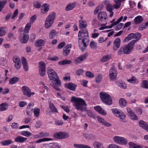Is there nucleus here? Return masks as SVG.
I'll use <instances>...</instances> for the list:
<instances>
[{
  "label": "nucleus",
  "mask_w": 148,
  "mask_h": 148,
  "mask_svg": "<svg viewBox=\"0 0 148 148\" xmlns=\"http://www.w3.org/2000/svg\"><path fill=\"white\" fill-rule=\"evenodd\" d=\"M38 68L40 75L41 76H44L46 71L45 63L42 61L39 62L38 63Z\"/></svg>",
  "instance_id": "obj_9"
},
{
  "label": "nucleus",
  "mask_w": 148,
  "mask_h": 148,
  "mask_svg": "<svg viewBox=\"0 0 148 148\" xmlns=\"http://www.w3.org/2000/svg\"><path fill=\"white\" fill-rule=\"evenodd\" d=\"M76 5L75 3H73L68 4L65 7V10L66 11H69L73 9L75 7Z\"/></svg>",
  "instance_id": "obj_31"
},
{
  "label": "nucleus",
  "mask_w": 148,
  "mask_h": 148,
  "mask_svg": "<svg viewBox=\"0 0 148 148\" xmlns=\"http://www.w3.org/2000/svg\"><path fill=\"white\" fill-rule=\"evenodd\" d=\"M40 110L38 108H35L34 110V115L35 117H38L40 114Z\"/></svg>",
  "instance_id": "obj_45"
},
{
  "label": "nucleus",
  "mask_w": 148,
  "mask_h": 148,
  "mask_svg": "<svg viewBox=\"0 0 148 148\" xmlns=\"http://www.w3.org/2000/svg\"><path fill=\"white\" fill-rule=\"evenodd\" d=\"M98 19L102 22H106V20L107 18V16L106 12L102 11L99 12L97 15Z\"/></svg>",
  "instance_id": "obj_15"
},
{
  "label": "nucleus",
  "mask_w": 148,
  "mask_h": 148,
  "mask_svg": "<svg viewBox=\"0 0 148 148\" xmlns=\"http://www.w3.org/2000/svg\"><path fill=\"white\" fill-rule=\"evenodd\" d=\"M61 132L55 133L53 135L54 137L55 138L61 139Z\"/></svg>",
  "instance_id": "obj_57"
},
{
  "label": "nucleus",
  "mask_w": 148,
  "mask_h": 148,
  "mask_svg": "<svg viewBox=\"0 0 148 148\" xmlns=\"http://www.w3.org/2000/svg\"><path fill=\"white\" fill-rule=\"evenodd\" d=\"M102 7L101 6L97 7L95 9L94 11V14L95 15H96L98 13V12L101 11V10Z\"/></svg>",
  "instance_id": "obj_60"
},
{
  "label": "nucleus",
  "mask_w": 148,
  "mask_h": 148,
  "mask_svg": "<svg viewBox=\"0 0 148 148\" xmlns=\"http://www.w3.org/2000/svg\"><path fill=\"white\" fill-rule=\"evenodd\" d=\"M47 73L49 79L53 84L52 87L56 90L60 91L58 87L61 85V82L55 71L51 68L48 67L47 69Z\"/></svg>",
  "instance_id": "obj_2"
},
{
  "label": "nucleus",
  "mask_w": 148,
  "mask_h": 148,
  "mask_svg": "<svg viewBox=\"0 0 148 148\" xmlns=\"http://www.w3.org/2000/svg\"><path fill=\"white\" fill-rule=\"evenodd\" d=\"M7 2V1H0V12H1Z\"/></svg>",
  "instance_id": "obj_46"
},
{
  "label": "nucleus",
  "mask_w": 148,
  "mask_h": 148,
  "mask_svg": "<svg viewBox=\"0 0 148 148\" xmlns=\"http://www.w3.org/2000/svg\"><path fill=\"white\" fill-rule=\"evenodd\" d=\"M97 120L99 122L102 123V125L106 127L110 126L111 124L104 120L100 116L97 117Z\"/></svg>",
  "instance_id": "obj_19"
},
{
  "label": "nucleus",
  "mask_w": 148,
  "mask_h": 148,
  "mask_svg": "<svg viewBox=\"0 0 148 148\" xmlns=\"http://www.w3.org/2000/svg\"><path fill=\"white\" fill-rule=\"evenodd\" d=\"M71 62V61L70 60H61L58 62V64L60 65H64L66 64H69Z\"/></svg>",
  "instance_id": "obj_37"
},
{
  "label": "nucleus",
  "mask_w": 148,
  "mask_h": 148,
  "mask_svg": "<svg viewBox=\"0 0 148 148\" xmlns=\"http://www.w3.org/2000/svg\"><path fill=\"white\" fill-rule=\"evenodd\" d=\"M119 86L121 88L125 89L127 88V86L126 84L123 82H120L118 84Z\"/></svg>",
  "instance_id": "obj_56"
},
{
  "label": "nucleus",
  "mask_w": 148,
  "mask_h": 148,
  "mask_svg": "<svg viewBox=\"0 0 148 148\" xmlns=\"http://www.w3.org/2000/svg\"><path fill=\"white\" fill-rule=\"evenodd\" d=\"M121 138V137L116 136L114 137L113 139L115 142L119 144V142Z\"/></svg>",
  "instance_id": "obj_55"
},
{
  "label": "nucleus",
  "mask_w": 148,
  "mask_h": 148,
  "mask_svg": "<svg viewBox=\"0 0 148 148\" xmlns=\"http://www.w3.org/2000/svg\"><path fill=\"white\" fill-rule=\"evenodd\" d=\"M102 102L105 104L110 106L112 103V100L110 96L105 92H100L99 93Z\"/></svg>",
  "instance_id": "obj_4"
},
{
  "label": "nucleus",
  "mask_w": 148,
  "mask_h": 148,
  "mask_svg": "<svg viewBox=\"0 0 148 148\" xmlns=\"http://www.w3.org/2000/svg\"><path fill=\"white\" fill-rule=\"evenodd\" d=\"M117 72L116 69L114 66H112L110 70L109 77L112 80H114L117 76Z\"/></svg>",
  "instance_id": "obj_11"
},
{
  "label": "nucleus",
  "mask_w": 148,
  "mask_h": 148,
  "mask_svg": "<svg viewBox=\"0 0 148 148\" xmlns=\"http://www.w3.org/2000/svg\"><path fill=\"white\" fill-rule=\"evenodd\" d=\"M127 111L128 114V116L130 118L134 121H137L138 118L137 115L133 112L130 108H127Z\"/></svg>",
  "instance_id": "obj_14"
},
{
  "label": "nucleus",
  "mask_w": 148,
  "mask_h": 148,
  "mask_svg": "<svg viewBox=\"0 0 148 148\" xmlns=\"http://www.w3.org/2000/svg\"><path fill=\"white\" fill-rule=\"evenodd\" d=\"M127 81L128 82L134 84H136L139 82L138 80L134 76H132L130 79H127Z\"/></svg>",
  "instance_id": "obj_34"
},
{
  "label": "nucleus",
  "mask_w": 148,
  "mask_h": 148,
  "mask_svg": "<svg viewBox=\"0 0 148 148\" xmlns=\"http://www.w3.org/2000/svg\"><path fill=\"white\" fill-rule=\"evenodd\" d=\"M61 139H63L67 138L69 136V134L67 132H61Z\"/></svg>",
  "instance_id": "obj_51"
},
{
  "label": "nucleus",
  "mask_w": 148,
  "mask_h": 148,
  "mask_svg": "<svg viewBox=\"0 0 148 148\" xmlns=\"http://www.w3.org/2000/svg\"><path fill=\"white\" fill-rule=\"evenodd\" d=\"M138 124L141 127L148 132V125L143 120H140Z\"/></svg>",
  "instance_id": "obj_21"
},
{
  "label": "nucleus",
  "mask_w": 148,
  "mask_h": 148,
  "mask_svg": "<svg viewBox=\"0 0 148 148\" xmlns=\"http://www.w3.org/2000/svg\"><path fill=\"white\" fill-rule=\"evenodd\" d=\"M77 86L76 85L70 82L68 83L67 85V88L70 90L75 91L76 90Z\"/></svg>",
  "instance_id": "obj_27"
},
{
  "label": "nucleus",
  "mask_w": 148,
  "mask_h": 148,
  "mask_svg": "<svg viewBox=\"0 0 148 148\" xmlns=\"http://www.w3.org/2000/svg\"><path fill=\"white\" fill-rule=\"evenodd\" d=\"M41 138L44 137L48 136H49V133L46 132H41L40 133Z\"/></svg>",
  "instance_id": "obj_61"
},
{
  "label": "nucleus",
  "mask_w": 148,
  "mask_h": 148,
  "mask_svg": "<svg viewBox=\"0 0 148 148\" xmlns=\"http://www.w3.org/2000/svg\"><path fill=\"white\" fill-rule=\"evenodd\" d=\"M112 111L116 117L120 119L124 120L125 118V114L121 110L116 108H114L112 109Z\"/></svg>",
  "instance_id": "obj_7"
},
{
  "label": "nucleus",
  "mask_w": 148,
  "mask_h": 148,
  "mask_svg": "<svg viewBox=\"0 0 148 148\" xmlns=\"http://www.w3.org/2000/svg\"><path fill=\"white\" fill-rule=\"evenodd\" d=\"M13 61L14 63V66L15 69L17 70H19L21 66L20 58L17 56H15L13 57Z\"/></svg>",
  "instance_id": "obj_12"
},
{
  "label": "nucleus",
  "mask_w": 148,
  "mask_h": 148,
  "mask_svg": "<svg viewBox=\"0 0 148 148\" xmlns=\"http://www.w3.org/2000/svg\"><path fill=\"white\" fill-rule=\"evenodd\" d=\"M109 60V56L108 55H105L101 59V61L102 62H105Z\"/></svg>",
  "instance_id": "obj_58"
},
{
  "label": "nucleus",
  "mask_w": 148,
  "mask_h": 148,
  "mask_svg": "<svg viewBox=\"0 0 148 148\" xmlns=\"http://www.w3.org/2000/svg\"><path fill=\"white\" fill-rule=\"evenodd\" d=\"M13 141L11 139L6 140H3L1 142V144L3 146H7L13 143Z\"/></svg>",
  "instance_id": "obj_29"
},
{
  "label": "nucleus",
  "mask_w": 148,
  "mask_h": 148,
  "mask_svg": "<svg viewBox=\"0 0 148 148\" xmlns=\"http://www.w3.org/2000/svg\"><path fill=\"white\" fill-rule=\"evenodd\" d=\"M86 75L87 77L91 78H92L94 77V74L89 71H87L86 72Z\"/></svg>",
  "instance_id": "obj_54"
},
{
  "label": "nucleus",
  "mask_w": 148,
  "mask_h": 148,
  "mask_svg": "<svg viewBox=\"0 0 148 148\" xmlns=\"http://www.w3.org/2000/svg\"><path fill=\"white\" fill-rule=\"evenodd\" d=\"M27 138H26L18 136L14 138V141L18 143H22L26 141Z\"/></svg>",
  "instance_id": "obj_24"
},
{
  "label": "nucleus",
  "mask_w": 148,
  "mask_h": 148,
  "mask_svg": "<svg viewBox=\"0 0 148 148\" xmlns=\"http://www.w3.org/2000/svg\"><path fill=\"white\" fill-rule=\"evenodd\" d=\"M19 79L17 77H13L11 78L9 80V82L10 84H13L19 81Z\"/></svg>",
  "instance_id": "obj_40"
},
{
  "label": "nucleus",
  "mask_w": 148,
  "mask_h": 148,
  "mask_svg": "<svg viewBox=\"0 0 148 148\" xmlns=\"http://www.w3.org/2000/svg\"><path fill=\"white\" fill-rule=\"evenodd\" d=\"M74 146L77 148H91L88 145L82 144H75Z\"/></svg>",
  "instance_id": "obj_39"
},
{
  "label": "nucleus",
  "mask_w": 148,
  "mask_h": 148,
  "mask_svg": "<svg viewBox=\"0 0 148 148\" xmlns=\"http://www.w3.org/2000/svg\"><path fill=\"white\" fill-rule=\"evenodd\" d=\"M71 101L74 103L73 105L77 110L83 112L84 111L85 108L84 106H86L85 102L82 99L77 98L75 97H71Z\"/></svg>",
  "instance_id": "obj_3"
},
{
  "label": "nucleus",
  "mask_w": 148,
  "mask_h": 148,
  "mask_svg": "<svg viewBox=\"0 0 148 148\" xmlns=\"http://www.w3.org/2000/svg\"><path fill=\"white\" fill-rule=\"evenodd\" d=\"M79 28L82 29L78 33V37L79 46L82 51H84L88 45L89 41V36L86 21L82 20L79 21Z\"/></svg>",
  "instance_id": "obj_1"
},
{
  "label": "nucleus",
  "mask_w": 148,
  "mask_h": 148,
  "mask_svg": "<svg viewBox=\"0 0 148 148\" xmlns=\"http://www.w3.org/2000/svg\"><path fill=\"white\" fill-rule=\"evenodd\" d=\"M9 105L6 103H4L0 104V112L3 111L8 109Z\"/></svg>",
  "instance_id": "obj_26"
},
{
  "label": "nucleus",
  "mask_w": 148,
  "mask_h": 148,
  "mask_svg": "<svg viewBox=\"0 0 148 148\" xmlns=\"http://www.w3.org/2000/svg\"><path fill=\"white\" fill-rule=\"evenodd\" d=\"M94 109L97 112L102 115H106L107 114L106 112L99 106H95Z\"/></svg>",
  "instance_id": "obj_18"
},
{
  "label": "nucleus",
  "mask_w": 148,
  "mask_h": 148,
  "mask_svg": "<svg viewBox=\"0 0 148 148\" xmlns=\"http://www.w3.org/2000/svg\"><path fill=\"white\" fill-rule=\"evenodd\" d=\"M108 148H122L116 145L110 144L108 147Z\"/></svg>",
  "instance_id": "obj_64"
},
{
  "label": "nucleus",
  "mask_w": 148,
  "mask_h": 148,
  "mask_svg": "<svg viewBox=\"0 0 148 148\" xmlns=\"http://www.w3.org/2000/svg\"><path fill=\"white\" fill-rule=\"evenodd\" d=\"M119 103L121 107H123L126 106L127 102L125 99L121 98L119 100Z\"/></svg>",
  "instance_id": "obj_44"
},
{
  "label": "nucleus",
  "mask_w": 148,
  "mask_h": 148,
  "mask_svg": "<svg viewBox=\"0 0 148 148\" xmlns=\"http://www.w3.org/2000/svg\"><path fill=\"white\" fill-rule=\"evenodd\" d=\"M93 146L95 148H104L103 143L99 141H95L93 143Z\"/></svg>",
  "instance_id": "obj_25"
},
{
  "label": "nucleus",
  "mask_w": 148,
  "mask_h": 148,
  "mask_svg": "<svg viewBox=\"0 0 148 148\" xmlns=\"http://www.w3.org/2000/svg\"><path fill=\"white\" fill-rule=\"evenodd\" d=\"M90 47L92 49H96L97 48V44L94 41L90 42Z\"/></svg>",
  "instance_id": "obj_53"
},
{
  "label": "nucleus",
  "mask_w": 148,
  "mask_h": 148,
  "mask_svg": "<svg viewBox=\"0 0 148 148\" xmlns=\"http://www.w3.org/2000/svg\"><path fill=\"white\" fill-rule=\"evenodd\" d=\"M66 43L64 42H62L60 43L57 46L58 49H61L65 46Z\"/></svg>",
  "instance_id": "obj_63"
},
{
  "label": "nucleus",
  "mask_w": 148,
  "mask_h": 148,
  "mask_svg": "<svg viewBox=\"0 0 148 148\" xmlns=\"http://www.w3.org/2000/svg\"><path fill=\"white\" fill-rule=\"evenodd\" d=\"M1 60L0 61V65L1 66H5L7 63V61L6 59L3 58H1Z\"/></svg>",
  "instance_id": "obj_52"
},
{
  "label": "nucleus",
  "mask_w": 148,
  "mask_h": 148,
  "mask_svg": "<svg viewBox=\"0 0 148 148\" xmlns=\"http://www.w3.org/2000/svg\"><path fill=\"white\" fill-rule=\"evenodd\" d=\"M135 41H131L127 45L124 47V53L126 54H129L132 51L134 46Z\"/></svg>",
  "instance_id": "obj_8"
},
{
  "label": "nucleus",
  "mask_w": 148,
  "mask_h": 148,
  "mask_svg": "<svg viewBox=\"0 0 148 148\" xmlns=\"http://www.w3.org/2000/svg\"><path fill=\"white\" fill-rule=\"evenodd\" d=\"M33 109L32 108H29L27 107V110H26L27 115L28 116H31L33 112Z\"/></svg>",
  "instance_id": "obj_50"
},
{
  "label": "nucleus",
  "mask_w": 148,
  "mask_h": 148,
  "mask_svg": "<svg viewBox=\"0 0 148 148\" xmlns=\"http://www.w3.org/2000/svg\"><path fill=\"white\" fill-rule=\"evenodd\" d=\"M55 18L56 14L54 12L48 16L45 22V27L46 28L48 29L52 25Z\"/></svg>",
  "instance_id": "obj_6"
},
{
  "label": "nucleus",
  "mask_w": 148,
  "mask_h": 148,
  "mask_svg": "<svg viewBox=\"0 0 148 148\" xmlns=\"http://www.w3.org/2000/svg\"><path fill=\"white\" fill-rule=\"evenodd\" d=\"M22 90L23 94L28 97H30L31 95L35 94L34 92H32L30 89L28 87L25 86L22 87Z\"/></svg>",
  "instance_id": "obj_10"
},
{
  "label": "nucleus",
  "mask_w": 148,
  "mask_h": 148,
  "mask_svg": "<svg viewBox=\"0 0 148 148\" xmlns=\"http://www.w3.org/2000/svg\"><path fill=\"white\" fill-rule=\"evenodd\" d=\"M127 141L126 139L123 137H121L119 142V144L126 145L127 143Z\"/></svg>",
  "instance_id": "obj_49"
},
{
  "label": "nucleus",
  "mask_w": 148,
  "mask_h": 148,
  "mask_svg": "<svg viewBox=\"0 0 148 148\" xmlns=\"http://www.w3.org/2000/svg\"><path fill=\"white\" fill-rule=\"evenodd\" d=\"M45 41L42 39H39L36 40L35 43V45L37 47H39L44 46L45 44Z\"/></svg>",
  "instance_id": "obj_23"
},
{
  "label": "nucleus",
  "mask_w": 148,
  "mask_h": 148,
  "mask_svg": "<svg viewBox=\"0 0 148 148\" xmlns=\"http://www.w3.org/2000/svg\"><path fill=\"white\" fill-rule=\"evenodd\" d=\"M21 62L24 70L25 71H28V66L26 58L24 57H22Z\"/></svg>",
  "instance_id": "obj_22"
},
{
  "label": "nucleus",
  "mask_w": 148,
  "mask_h": 148,
  "mask_svg": "<svg viewBox=\"0 0 148 148\" xmlns=\"http://www.w3.org/2000/svg\"><path fill=\"white\" fill-rule=\"evenodd\" d=\"M72 48L71 44L66 45L63 49V55L64 56H67L70 53Z\"/></svg>",
  "instance_id": "obj_16"
},
{
  "label": "nucleus",
  "mask_w": 148,
  "mask_h": 148,
  "mask_svg": "<svg viewBox=\"0 0 148 148\" xmlns=\"http://www.w3.org/2000/svg\"><path fill=\"white\" fill-rule=\"evenodd\" d=\"M143 20V19L142 17L140 15L137 16L134 19V23L136 24L140 23Z\"/></svg>",
  "instance_id": "obj_33"
},
{
  "label": "nucleus",
  "mask_w": 148,
  "mask_h": 148,
  "mask_svg": "<svg viewBox=\"0 0 148 148\" xmlns=\"http://www.w3.org/2000/svg\"><path fill=\"white\" fill-rule=\"evenodd\" d=\"M141 34L139 33H132L129 34L124 39V41L128 42L133 38L134 39L132 41H134L135 43L141 37Z\"/></svg>",
  "instance_id": "obj_5"
},
{
  "label": "nucleus",
  "mask_w": 148,
  "mask_h": 148,
  "mask_svg": "<svg viewBox=\"0 0 148 148\" xmlns=\"http://www.w3.org/2000/svg\"><path fill=\"white\" fill-rule=\"evenodd\" d=\"M7 31L6 27H0V37H2L5 35Z\"/></svg>",
  "instance_id": "obj_28"
},
{
  "label": "nucleus",
  "mask_w": 148,
  "mask_h": 148,
  "mask_svg": "<svg viewBox=\"0 0 148 148\" xmlns=\"http://www.w3.org/2000/svg\"><path fill=\"white\" fill-rule=\"evenodd\" d=\"M102 78V76L101 75H98L96 78V81L97 83L100 82Z\"/></svg>",
  "instance_id": "obj_59"
},
{
  "label": "nucleus",
  "mask_w": 148,
  "mask_h": 148,
  "mask_svg": "<svg viewBox=\"0 0 148 148\" xmlns=\"http://www.w3.org/2000/svg\"><path fill=\"white\" fill-rule=\"evenodd\" d=\"M31 25V23H28L25 27V29L24 30V33H27L29 32V31L30 29V28Z\"/></svg>",
  "instance_id": "obj_48"
},
{
  "label": "nucleus",
  "mask_w": 148,
  "mask_h": 148,
  "mask_svg": "<svg viewBox=\"0 0 148 148\" xmlns=\"http://www.w3.org/2000/svg\"><path fill=\"white\" fill-rule=\"evenodd\" d=\"M49 107L53 113L56 112L58 113V111L57 109L56 108L53 104L50 102L49 104Z\"/></svg>",
  "instance_id": "obj_36"
},
{
  "label": "nucleus",
  "mask_w": 148,
  "mask_h": 148,
  "mask_svg": "<svg viewBox=\"0 0 148 148\" xmlns=\"http://www.w3.org/2000/svg\"><path fill=\"white\" fill-rule=\"evenodd\" d=\"M88 55V53H86L80 56L75 59L74 62L75 64H79L86 60Z\"/></svg>",
  "instance_id": "obj_13"
},
{
  "label": "nucleus",
  "mask_w": 148,
  "mask_h": 148,
  "mask_svg": "<svg viewBox=\"0 0 148 148\" xmlns=\"http://www.w3.org/2000/svg\"><path fill=\"white\" fill-rule=\"evenodd\" d=\"M128 145L130 148H143L141 146L137 145L132 142H129Z\"/></svg>",
  "instance_id": "obj_38"
},
{
  "label": "nucleus",
  "mask_w": 148,
  "mask_h": 148,
  "mask_svg": "<svg viewBox=\"0 0 148 148\" xmlns=\"http://www.w3.org/2000/svg\"><path fill=\"white\" fill-rule=\"evenodd\" d=\"M121 44V39L119 38H116L114 42L113 47V49L114 51H116L119 48Z\"/></svg>",
  "instance_id": "obj_17"
},
{
  "label": "nucleus",
  "mask_w": 148,
  "mask_h": 148,
  "mask_svg": "<svg viewBox=\"0 0 148 148\" xmlns=\"http://www.w3.org/2000/svg\"><path fill=\"white\" fill-rule=\"evenodd\" d=\"M49 10V8L47 6L46 4H44L42 5L41 8V12L43 14L47 13Z\"/></svg>",
  "instance_id": "obj_30"
},
{
  "label": "nucleus",
  "mask_w": 148,
  "mask_h": 148,
  "mask_svg": "<svg viewBox=\"0 0 148 148\" xmlns=\"http://www.w3.org/2000/svg\"><path fill=\"white\" fill-rule=\"evenodd\" d=\"M23 36L20 38V42L23 44H25L28 41L29 39V35L28 34L24 33Z\"/></svg>",
  "instance_id": "obj_20"
},
{
  "label": "nucleus",
  "mask_w": 148,
  "mask_h": 148,
  "mask_svg": "<svg viewBox=\"0 0 148 148\" xmlns=\"http://www.w3.org/2000/svg\"><path fill=\"white\" fill-rule=\"evenodd\" d=\"M52 139L49 138H44L42 139H40L37 140L36 143H40L42 142L51 140Z\"/></svg>",
  "instance_id": "obj_47"
},
{
  "label": "nucleus",
  "mask_w": 148,
  "mask_h": 148,
  "mask_svg": "<svg viewBox=\"0 0 148 148\" xmlns=\"http://www.w3.org/2000/svg\"><path fill=\"white\" fill-rule=\"evenodd\" d=\"M21 134L26 137H29L32 135V133L30 132L27 131H22L21 132Z\"/></svg>",
  "instance_id": "obj_43"
},
{
  "label": "nucleus",
  "mask_w": 148,
  "mask_h": 148,
  "mask_svg": "<svg viewBox=\"0 0 148 148\" xmlns=\"http://www.w3.org/2000/svg\"><path fill=\"white\" fill-rule=\"evenodd\" d=\"M34 7L36 8H39L41 6L40 2L38 1L34 2Z\"/></svg>",
  "instance_id": "obj_62"
},
{
  "label": "nucleus",
  "mask_w": 148,
  "mask_h": 148,
  "mask_svg": "<svg viewBox=\"0 0 148 148\" xmlns=\"http://www.w3.org/2000/svg\"><path fill=\"white\" fill-rule=\"evenodd\" d=\"M125 0H114L115 4L114 5L115 8L117 9L119 8L121 5V2L122 1H125Z\"/></svg>",
  "instance_id": "obj_35"
},
{
  "label": "nucleus",
  "mask_w": 148,
  "mask_h": 148,
  "mask_svg": "<svg viewBox=\"0 0 148 148\" xmlns=\"http://www.w3.org/2000/svg\"><path fill=\"white\" fill-rule=\"evenodd\" d=\"M140 85L142 88L148 89V81L146 80H143Z\"/></svg>",
  "instance_id": "obj_41"
},
{
  "label": "nucleus",
  "mask_w": 148,
  "mask_h": 148,
  "mask_svg": "<svg viewBox=\"0 0 148 148\" xmlns=\"http://www.w3.org/2000/svg\"><path fill=\"white\" fill-rule=\"evenodd\" d=\"M107 10L110 13V16L112 17L113 16L114 12L112 11L114 9V7L112 5H109L107 6L106 7Z\"/></svg>",
  "instance_id": "obj_32"
},
{
  "label": "nucleus",
  "mask_w": 148,
  "mask_h": 148,
  "mask_svg": "<svg viewBox=\"0 0 148 148\" xmlns=\"http://www.w3.org/2000/svg\"><path fill=\"white\" fill-rule=\"evenodd\" d=\"M57 33L54 29L52 30L49 33V38L50 39L54 38L56 36V35Z\"/></svg>",
  "instance_id": "obj_42"
}]
</instances>
